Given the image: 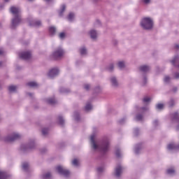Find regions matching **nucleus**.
<instances>
[{"instance_id":"dca6fc26","label":"nucleus","mask_w":179,"mask_h":179,"mask_svg":"<svg viewBox=\"0 0 179 179\" xmlns=\"http://www.w3.org/2000/svg\"><path fill=\"white\" fill-rule=\"evenodd\" d=\"M41 21L40 20H33L29 22V26H31L33 27H41Z\"/></svg>"},{"instance_id":"338daca9","label":"nucleus","mask_w":179,"mask_h":179,"mask_svg":"<svg viewBox=\"0 0 179 179\" xmlns=\"http://www.w3.org/2000/svg\"><path fill=\"white\" fill-rule=\"evenodd\" d=\"M0 88H1V85H0Z\"/></svg>"},{"instance_id":"6e6d98bb","label":"nucleus","mask_w":179,"mask_h":179,"mask_svg":"<svg viewBox=\"0 0 179 179\" xmlns=\"http://www.w3.org/2000/svg\"><path fill=\"white\" fill-rule=\"evenodd\" d=\"M174 48H175V50H179V45L178 44H176L174 45Z\"/></svg>"},{"instance_id":"603ef678","label":"nucleus","mask_w":179,"mask_h":179,"mask_svg":"<svg viewBox=\"0 0 179 179\" xmlns=\"http://www.w3.org/2000/svg\"><path fill=\"white\" fill-rule=\"evenodd\" d=\"M177 90H178V89L176 87H174L172 89V92H173V93H177Z\"/></svg>"},{"instance_id":"052dcab7","label":"nucleus","mask_w":179,"mask_h":179,"mask_svg":"<svg viewBox=\"0 0 179 179\" xmlns=\"http://www.w3.org/2000/svg\"><path fill=\"white\" fill-rule=\"evenodd\" d=\"M3 54V49H0V55Z\"/></svg>"},{"instance_id":"7ed1b4c3","label":"nucleus","mask_w":179,"mask_h":179,"mask_svg":"<svg viewBox=\"0 0 179 179\" xmlns=\"http://www.w3.org/2000/svg\"><path fill=\"white\" fill-rule=\"evenodd\" d=\"M36 148V139L29 138L28 141V143L22 144L20 146V150L22 153H27L30 152V150L34 149Z\"/></svg>"},{"instance_id":"4c0bfd02","label":"nucleus","mask_w":179,"mask_h":179,"mask_svg":"<svg viewBox=\"0 0 179 179\" xmlns=\"http://www.w3.org/2000/svg\"><path fill=\"white\" fill-rule=\"evenodd\" d=\"M74 17H75V14H73V13H70L69 14L68 19L69 22H72Z\"/></svg>"},{"instance_id":"9b49d317","label":"nucleus","mask_w":179,"mask_h":179,"mask_svg":"<svg viewBox=\"0 0 179 179\" xmlns=\"http://www.w3.org/2000/svg\"><path fill=\"white\" fill-rule=\"evenodd\" d=\"M58 73H59V69L57 68H54L49 71L48 76L49 78L52 79V78H55V76H58Z\"/></svg>"},{"instance_id":"393cba45","label":"nucleus","mask_w":179,"mask_h":179,"mask_svg":"<svg viewBox=\"0 0 179 179\" xmlns=\"http://www.w3.org/2000/svg\"><path fill=\"white\" fill-rule=\"evenodd\" d=\"M46 102L48 104H50V106H54L57 103V101L54 98H48L46 99Z\"/></svg>"},{"instance_id":"680f3d73","label":"nucleus","mask_w":179,"mask_h":179,"mask_svg":"<svg viewBox=\"0 0 179 179\" xmlns=\"http://www.w3.org/2000/svg\"><path fill=\"white\" fill-rule=\"evenodd\" d=\"M5 2H9L10 0H4Z\"/></svg>"},{"instance_id":"c03bdc74","label":"nucleus","mask_w":179,"mask_h":179,"mask_svg":"<svg viewBox=\"0 0 179 179\" xmlns=\"http://www.w3.org/2000/svg\"><path fill=\"white\" fill-rule=\"evenodd\" d=\"M148 83V78L146 76H143V86H145Z\"/></svg>"},{"instance_id":"e2e57ef3","label":"nucleus","mask_w":179,"mask_h":179,"mask_svg":"<svg viewBox=\"0 0 179 179\" xmlns=\"http://www.w3.org/2000/svg\"><path fill=\"white\" fill-rule=\"evenodd\" d=\"M2 65V62H0V66H1Z\"/></svg>"},{"instance_id":"13d9d810","label":"nucleus","mask_w":179,"mask_h":179,"mask_svg":"<svg viewBox=\"0 0 179 179\" xmlns=\"http://www.w3.org/2000/svg\"><path fill=\"white\" fill-rule=\"evenodd\" d=\"M27 94L29 96V97H33V93L28 92Z\"/></svg>"},{"instance_id":"0e129e2a","label":"nucleus","mask_w":179,"mask_h":179,"mask_svg":"<svg viewBox=\"0 0 179 179\" xmlns=\"http://www.w3.org/2000/svg\"><path fill=\"white\" fill-rule=\"evenodd\" d=\"M29 2H31V1H33V0H29Z\"/></svg>"},{"instance_id":"f8f14e48","label":"nucleus","mask_w":179,"mask_h":179,"mask_svg":"<svg viewBox=\"0 0 179 179\" xmlns=\"http://www.w3.org/2000/svg\"><path fill=\"white\" fill-rule=\"evenodd\" d=\"M110 85L112 87L117 88L119 86L118 80L117 79V77L115 76H111L110 78Z\"/></svg>"},{"instance_id":"58836bf2","label":"nucleus","mask_w":179,"mask_h":179,"mask_svg":"<svg viewBox=\"0 0 179 179\" xmlns=\"http://www.w3.org/2000/svg\"><path fill=\"white\" fill-rule=\"evenodd\" d=\"M136 121H142L143 120V115L142 114H137L136 116Z\"/></svg>"},{"instance_id":"6ab92c4d","label":"nucleus","mask_w":179,"mask_h":179,"mask_svg":"<svg viewBox=\"0 0 179 179\" xmlns=\"http://www.w3.org/2000/svg\"><path fill=\"white\" fill-rule=\"evenodd\" d=\"M90 35L91 38H92V40H96V38H97V31L94 29H92L90 31Z\"/></svg>"},{"instance_id":"ddd939ff","label":"nucleus","mask_w":179,"mask_h":179,"mask_svg":"<svg viewBox=\"0 0 179 179\" xmlns=\"http://www.w3.org/2000/svg\"><path fill=\"white\" fill-rule=\"evenodd\" d=\"M171 63L176 68H179V55H176L174 58L171 61Z\"/></svg>"},{"instance_id":"9d476101","label":"nucleus","mask_w":179,"mask_h":179,"mask_svg":"<svg viewBox=\"0 0 179 179\" xmlns=\"http://www.w3.org/2000/svg\"><path fill=\"white\" fill-rule=\"evenodd\" d=\"M171 118L172 122H178V125L176 127L177 131H178V129H179V113L176 112V113H172L171 115Z\"/></svg>"},{"instance_id":"bb28decb","label":"nucleus","mask_w":179,"mask_h":179,"mask_svg":"<svg viewBox=\"0 0 179 179\" xmlns=\"http://www.w3.org/2000/svg\"><path fill=\"white\" fill-rule=\"evenodd\" d=\"M59 92L66 94L68 93H71V90L65 87H60Z\"/></svg>"},{"instance_id":"6e6552de","label":"nucleus","mask_w":179,"mask_h":179,"mask_svg":"<svg viewBox=\"0 0 179 179\" xmlns=\"http://www.w3.org/2000/svg\"><path fill=\"white\" fill-rule=\"evenodd\" d=\"M123 171H124V167H122L121 164H117L115 168V172H114V176L115 177V178L120 179L122 176Z\"/></svg>"},{"instance_id":"aec40b11","label":"nucleus","mask_w":179,"mask_h":179,"mask_svg":"<svg viewBox=\"0 0 179 179\" xmlns=\"http://www.w3.org/2000/svg\"><path fill=\"white\" fill-rule=\"evenodd\" d=\"M58 124H60L61 127H64L65 125V120L62 115H59L57 117Z\"/></svg>"},{"instance_id":"f3484780","label":"nucleus","mask_w":179,"mask_h":179,"mask_svg":"<svg viewBox=\"0 0 179 179\" xmlns=\"http://www.w3.org/2000/svg\"><path fill=\"white\" fill-rule=\"evenodd\" d=\"M22 170L25 173H29L30 170V165L28 164V162H23L22 164Z\"/></svg>"},{"instance_id":"4468645a","label":"nucleus","mask_w":179,"mask_h":179,"mask_svg":"<svg viewBox=\"0 0 179 179\" xmlns=\"http://www.w3.org/2000/svg\"><path fill=\"white\" fill-rule=\"evenodd\" d=\"M139 71L143 73H148L150 71V66L148 65H143L139 67Z\"/></svg>"},{"instance_id":"c85d7f7f","label":"nucleus","mask_w":179,"mask_h":179,"mask_svg":"<svg viewBox=\"0 0 179 179\" xmlns=\"http://www.w3.org/2000/svg\"><path fill=\"white\" fill-rule=\"evenodd\" d=\"M176 105V100H174V99L171 98L169 101L168 102V106L169 107L171 108V107H174V106Z\"/></svg>"},{"instance_id":"39448f33","label":"nucleus","mask_w":179,"mask_h":179,"mask_svg":"<svg viewBox=\"0 0 179 179\" xmlns=\"http://www.w3.org/2000/svg\"><path fill=\"white\" fill-rule=\"evenodd\" d=\"M18 139H20V134L17 133H10L3 138L4 142H7V143L15 142Z\"/></svg>"},{"instance_id":"864d4df0","label":"nucleus","mask_w":179,"mask_h":179,"mask_svg":"<svg viewBox=\"0 0 179 179\" xmlns=\"http://www.w3.org/2000/svg\"><path fill=\"white\" fill-rule=\"evenodd\" d=\"M175 78L179 79V73L178 72L175 73Z\"/></svg>"},{"instance_id":"72a5a7b5","label":"nucleus","mask_w":179,"mask_h":179,"mask_svg":"<svg viewBox=\"0 0 179 179\" xmlns=\"http://www.w3.org/2000/svg\"><path fill=\"white\" fill-rule=\"evenodd\" d=\"M164 108V104L163 103H158L156 105V109L162 111Z\"/></svg>"},{"instance_id":"49530a36","label":"nucleus","mask_w":179,"mask_h":179,"mask_svg":"<svg viewBox=\"0 0 179 179\" xmlns=\"http://www.w3.org/2000/svg\"><path fill=\"white\" fill-rule=\"evenodd\" d=\"M134 134L135 136H138V135H139V129L138 128L134 129Z\"/></svg>"},{"instance_id":"5fc2aeb1","label":"nucleus","mask_w":179,"mask_h":179,"mask_svg":"<svg viewBox=\"0 0 179 179\" xmlns=\"http://www.w3.org/2000/svg\"><path fill=\"white\" fill-rule=\"evenodd\" d=\"M41 153H45V152H47V149L43 148L41 150Z\"/></svg>"},{"instance_id":"473e14b6","label":"nucleus","mask_w":179,"mask_h":179,"mask_svg":"<svg viewBox=\"0 0 179 179\" xmlns=\"http://www.w3.org/2000/svg\"><path fill=\"white\" fill-rule=\"evenodd\" d=\"M27 85L29 86V87H37L38 86L36 82H29L27 83Z\"/></svg>"},{"instance_id":"423d86ee","label":"nucleus","mask_w":179,"mask_h":179,"mask_svg":"<svg viewBox=\"0 0 179 179\" xmlns=\"http://www.w3.org/2000/svg\"><path fill=\"white\" fill-rule=\"evenodd\" d=\"M56 170L57 173H59V174H60L61 176H64L65 178H68L71 174V172H69L68 169L64 168V166L60 165L56 167Z\"/></svg>"},{"instance_id":"412c9836","label":"nucleus","mask_w":179,"mask_h":179,"mask_svg":"<svg viewBox=\"0 0 179 179\" xmlns=\"http://www.w3.org/2000/svg\"><path fill=\"white\" fill-rule=\"evenodd\" d=\"M49 33H50V36H51L52 37L53 36H55V34L57 33V28L55 27H50Z\"/></svg>"},{"instance_id":"b1692460","label":"nucleus","mask_w":179,"mask_h":179,"mask_svg":"<svg viewBox=\"0 0 179 179\" xmlns=\"http://www.w3.org/2000/svg\"><path fill=\"white\" fill-rule=\"evenodd\" d=\"M9 178V175L3 171H0V179H8Z\"/></svg>"},{"instance_id":"f704fd0d","label":"nucleus","mask_w":179,"mask_h":179,"mask_svg":"<svg viewBox=\"0 0 179 179\" xmlns=\"http://www.w3.org/2000/svg\"><path fill=\"white\" fill-rule=\"evenodd\" d=\"M167 174H169V176H173L174 173H176V170H174V168H171L166 170Z\"/></svg>"},{"instance_id":"f257e3e1","label":"nucleus","mask_w":179,"mask_h":179,"mask_svg":"<svg viewBox=\"0 0 179 179\" xmlns=\"http://www.w3.org/2000/svg\"><path fill=\"white\" fill-rule=\"evenodd\" d=\"M90 142L93 150H99L102 156H106V155L108 153V149L110 148V141L108 138H103L97 144L94 141V135H92Z\"/></svg>"},{"instance_id":"c756f323","label":"nucleus","mask_w":179,"mask_h":179,"mask_svg":"<svg viewBox=\"0 0 179 179\" xmlns=\"http://www.w3.org/2000/svg\"><path fill=\"white\" fill-rule=\"evenodd\" d=\"M73 117L76 121H80V115L79 114V112L75 111L73 114Z\"/></svg>"},{"instance_id":"09e8293b","label":"nucleus","mask_w":179,"mask_h":179,"mask_svg":"<svg viewBox=\"0 0 179 179\" xmlns=\"http://www.w3.org/2000/svg\"><path fill=\"white\" fill-rule=\"evenodd\" d=\"M143 103H149V101H150V98H149V97H145V98L143 99Z\"/></svg>"},{"instance_id":"de8ad7c7","label":"nucleus","mask_w":179,"mask_h":179,"mask_svg":"<svg viewBox=\"0 0 179 179\" xmlns=\"http://www.w3.org/2000/svg\"><path fill=\"white\" fill-rule=\"evenodd\" d=\"M59 38H61V40H64V38H65V33L62 32L59 34Z\"/></svg>"},{"instance_id":"37998d69","label":"nucleus","mask_w":179,"mask_h":179,"mask_svg":"<svg viewBox=\"0 0 179 179\" xmlns=\"http://www.w3.org/2000/svg\"><path fill=\"white\" fill-rule=\"evenodd\" d=\"M72 164H73V166H75L76 167H78V166H79V162L78 161V159H75L72 162Z\"/></svg>"},{"instance_id":"1a4fd4ad","label":"nucleus","mask_w":179,"mask_h":179,"mask_svg":"<svg viewBox=\"0 0 179 179\" xmlns=\"http://www.w3.org/2000/svg\"><path fill=\"white\" fill-rule=\"evenodd\" d=\"M19 58L20 59H24V61H29L31 58V53L29 51L21 52L18 54Z\"/></svg>"},{"instance_id":"e433bc0d","label":"nucleus","mask_w":179,"mask_h":179,"mask_svg":"<svg viewBox=\"0 0 179 179\" xmlns=\"http://www.w3.org/2000/svg\"><path fill=\"white\" fill-rule=\"evenodd\" d=\"M42 135L43 136H47V135H48V128L42 129Z\"/></svg>"},{"instance_id":"3c124183","label":"nucleus","mask_w":179,"mask_h":179,"mask_svg":"<svg viewBox=\"0 0 179 179\" xmlns=\"http://www.w3.org/2000/svg\"><path fill=\"white\" fill-rule=\"evenodd\" d=\"M84 89L85 90H89V89H90V85H89V84L84 85Z\"/></svg>"},{"instance_id":"2f4dec72","label":"nucleus","mask_w":179,"mask_h":179,"mask_svg":"<svg viewBox=\"0 0 179 179\" xmlns=\"http://www.w3.org/2000/svg\"><path fill=\"white\" fill-rule=\"evenodd\" d=\"M106 71H108V72H113V71H114V64H110L108 66H107Z\"/></svg>"},{"instance_id":"bf43d9fd","label":"nucleus","mask_w":179,"mask_h":179,"mask_svg":"<svg viewBox=\"0 0 179 179\" xmlns=\"http://www.w3.org/2000/svg\"><path fill=\"white\" fill-rule=\"evenodd\" d=\"M143 2L145 3H149V2H150V0H143Z\"/></svg>"},{"instance_id":"a19ab883","label":"nucleus","mask_w":179,"mask_h":179,"mask_svg":"<svg viewBox=\"0 0 179 179\" xmlns=\"http://www.w3.org/2000/svg\"><path fill=\"white\" fill-rule=\"evenodd\" d=\"M116 157H121V150L120 148H117L115 150Z\"/></svg>"},{"instance_id":"7c9ffc66","label":"nucleus","mask_w":179,"mask_h":179,"mask_svg":"<svg viewBox=\"0 0 179 179\" xmlns=\"http://www.w3.org/2000/svg\"><path fill=\"white\" fill-rule=\"evenodd\" d=\"M92 108H93L92 103H90V102H87L85 107V111H90V110H92Z\"/></svg>"},{"instance_id":"69168bd1","label":"nucleus","mask_w":179,"mask_h":179,"mask_svg":"<svg viewBox=\"0 0 179 179\" xmlns=\"http://www.w3.org/2000/svg\"><path fill=\"white\" fill-rule=\"evenodd\" d=\"M48 2H50V1H51V0H46Z\"/></svg>"},{"instance_id":"2eb2a0df","label":"nucleus","mask_w":179,"mask_h":179,"mask_svg":"<svg viewBox=\"0 0 179 179\" xmlns=\"http://www.w3.org/2000/svg\"><path fill=\"white\" fill-rule=\"evenodd\" d=\"M143 149V145H142V143H138L135 145L134 147V153L135 155H139L141 153V150Z\"/></svg>"},{"instance_id":"5701e85b","label":"nucleus","mask_w":179,"mask_h":179,"mask_svg":"<svg viewBox=\"0 0 179 179\" xmlns=\"http://www.w3.org/2000/svg\"><path fill=\"white\" fill-rule=\"evenodd\" d=\"M65 9H66V6L65 4H63L59 10V16L60 17H62L64 16V13L65 12Z\"/></svg>"},{"instance_id":"0eeeda50","label":"nucleus","mask_w":179,"mask_h":179,"mask_svg":"<svg viewBox=\"0 0 179 179\" xmlns=\"http://www.w3.org/2000/svg\"><path fill=\"white\" fill-rule=\"evenodd\" d=\"M63 55H64V50L61 48H59L53 52L52 55V58H53V59H55V60L61 59Z\"/></svg>"},{"instance_id":"4be33fe9","label":"nucleus","mask_w":179,"mask_h":179,"mask_svg":"<svg viewBox=\"0 0 179 179\" xmlns=\"http://www.w3.org/2000/svg\"><path fill=\"white\" fill-rule=\"evenodd\" d=\"M79 52L83 57L87 55V49H86V47L83 46L79 49Z\"/></svg>"},{"instance_id":"ea45409f","label":"nucleus","mask_w":179,"mask_h":179,"mask_svg":"<svg viewBox=\"0 0 179 179\" xmlns=\"http://www.w3.org/2000/svg\"><path fill=\"white\" fill-rule=\"evenodd\" d=\"M127 121V117H123L122 119H120L118 122L120 124V125H124L125 124V122Z\"/></svg>"},{"instance_id":"cd10ccee","label":"nucleus","mask_w":179,"mask_h":179,"mask_svg":"<svg viewBox=\"0 0 179 179\" xmlns=\"http://www.w3.org/2000/svg\"><path fill=\"white\" fill-rule=\"evenodd\" d=\"M17 89V86H16V85H10L8 87V91L10 93H15V92H16Z\"/></svg>"},{"instance_id":"c9c22d12","label":"nucleus","mask_w":179,"mask_h":179,"mask_svg":"<svg viewBox=\"0 0 179 179\" xmlns=\"http://www.w3.org/2000/svg\"><path fill=\"white\" fill-rule=\"evenodd\" d=\"M117 66L120 69H124L125 68V63L124 62H119L117 63Z\"/></svg>"},{"instance_id":"20e7f679","label":"nucleus","mask_w":179,"mask_h":179,"mask_svg":"<svg viewBox=\"0 0 179 179\" xmlns=\"http://www.w3.org/2000/svg\"><path fill=\"white\" fill-rule=\"evenodd\" d=\"M141 26L143 30H152L153 29V20L150 17H143L141 21Z\"/></svg>"},{"instance_id":"a18cd8bd","label":"nucleus","mask_w":179,"mask_h":179,"mask_svg":"<svg viewBox=\"0 0 179 179\" xmlns=\"http://www.w3.org/2000/svg\"><path fill=\"white\" fill-rule=\"evenodd\" d=\"M101 92V87L100 86H97L94 88L95 93H100Z\"/></svg>"},{"instance_id":"f03ea898","label":"nucleus","mask_w":179,"mask_h":179,"mask_svg":"<svg viewBox=\"0 0 179 179\" xmlns=\"http://www.w3.org/2000/svg\"><path fill=\"white\" fill-rule=\"evenodd\" d=\"M10 12L14 15V17L11 20V29H15L22 22V18L20 17V8L12 6L10 8Z\"/></svg>"},{"instance_id":"a878e982","label":"nucleus","mask_w":179,"mask_h":179,"mask_svg":"<svg viewBox=\"0 0 179 179\" xmlns=\"http://www.w3.org/2000/svg\"><path fill=\"white\" fill-rule=\"evenodd\" d=\"M96 171H97V175L99 177H100L101 176V174H103V173H104V167L103 166H99L96 169Z\"/></svg>"},{"instance_id":"a211bd4d","label":"nucleus","mask_w":179,"mask_h":179,"mask_svg":"<svg viewBox=\"0 0 179 179\" xmlns=\"http://www.w3.org/2000/svg\"><path fill=\"white\" fill-rule=\"evenodd\" d=\"M42 179H52V175L50 172L43 173L41 175Z\"/></svg>"},{"instance_id":"4d7b16f0","label":"nucleus","mask_w":179,"mask_h":179,"mask_svg":"<svg viewBox=\"0 0 179 179\" xmlns=\"http://www.w3.org/2000/svg\"><path fill=\"white\" fill-rule=\"evenodd\" d=\"M141 110L143 111H146V110H148V107H143V108H141Z\"/></svg>"},{"instance_id":"79ce46f5","label":"nucleus","mask_w":179,"mask_h":179,"mask_svg":"<svg viewBox=\"0 0 179 179\" xmlns=\"http://www.w3.org/2000/svg\"><path fill=\"white\" fill-rule=\"evenodd\" d=\"M170 80H171V78L169 76H166L164 77V81L165 83H170Z\"/></svg>"},{"instance_id":"8fccbe9b","label":"nucleus","mask_w":179,"mask_h":179,"mask_svg":"<svg viewBox=\"0 0 179 179\" xmlns=\"http://www.w3.org/2000/svg\"><path fill=\"white\" fill-rule=\"evenodd\" d=\"M158 125H159V120H154L153 126L155 127V128H156V127H158Z\"/></svg>"}]
</instances>
